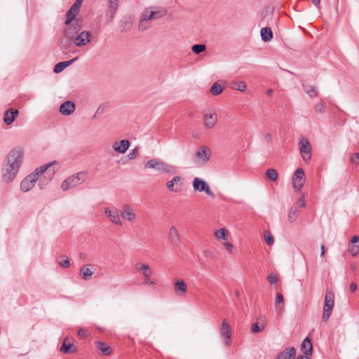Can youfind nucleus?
<instances>
[{
    "label": "nucleus",
    "instance_id": "nucleus-1",
    "mask_svg": "<svg viewBox=\"0 0 359 359\" xmlns=\"http://www.w3.org/2000/svg\"><path fill=\"white\" fill-rule=\"evenodd\" d=\"M56 165H57V161H53L36 168L21 182L20 189L23 192L29 191L34 187L38 180L41 185L43 178H44L45 183L47 184L55 175L57 170V168H55Z\"/></svg>",
    "mask_w": 359,
    "mask_h": 359
},
{
    "label": "nucleus",
    "instance_id": "nucleus-2",
    "mask_svg": "<svg viewBox=\"0 0 359 359\" xmlns=\"http://www.w3.org/2000/svg\"><path fill=\"white\" fill-rule=\"evenodd\" d=\"M22 161L23 152L20 147L14 148L7 154L1 168V177L5 182H11L15 179Z\"/></svg>",
    "mask_w": 359,
    "mask_h": 359
},
{
    "label": "nucleus",
    "instance_id": "nucleus-3",
    "mask_svg": "<svg viewBox=\"0 0 359 359\" xmlns=\"http://www.w3.org/2000/svg\"><path fill=\"white\" fill-rule=\"evenodd\" d=\"M86 173L84 172H78L67 177L61 184V189L67 191L73 189L85 182Z\"/></svg>",
    "mask_w": 359,
    "mask_h": 359
},
{
    "label": "nucleus",
    "instance_id": "nucleus-4",
    "mask_svg": "<svg viewBox=\"0 0 359 359\" xmlns=\"http://www.w3.org/2000/svg\"><path fill=\"white\" fill-rule=\"evenodd\" d=\"M145 168L154 169L163 173H170L172 167L159 158H151L144 164Z\"/></svg>",
    "mask_w": 359,
    "mask_h": 359
},
{
    "label": "nucleus",
    "instance_id": "nucleus-5",
    "mask_svg": "<svg viewBox=\"0 0 359 359\" xmlns=\"http://www.w3.org/2000/svg\"><path fill=\"white\" fill-rule=\"evenodd\" d=\"M334 306V294L332 290H327L325 295L322 318L326 322L330 318Z\"/></svg>",
    "mask_w": 359,
    "mask_h": 359
},
{
    "label": "nucleus",
    "instance_id": "nucleus-6",
    "mask_svg": "<svg viewBox=\"0 0 359 359\" xmlns=\"http://www.w3.org/2000/svg\"><path fill=\"white\" fill-rule=\"evenodd\" d=\"M82 20L76 18L72 23L67 25V28L63 31V35L69 39H74L81 30Z\"/></svg>",
    "mask_w": 359,
    "mask_h": 359
},
{
    "label": "nucleus",
    "instance_id": "nucleus-7",
    "mask_svg": "<svg viewBox=\"0 0 359 359\" xmlns=\"http://www.w3.org/2000/svg\"><path fill=\"white\" fill-rule=\"evenodd\" d=\"M306 205L304 198L302 197L290 208L287 215V219L290 223L294 222L299 214V209L304 208Z\"/></svg>",
    "mask_w": 359,
    "mask_h": 359
},
{
    "label": "nucleus",
    "instance_id": "nucleus-8",
    "mask_svg": "<svg viewBox=\"0 0 359 359\" xmlns=\"http://www.w3.org/2000/svg\"><path fill=\"white\" fill-rule=\"evenodd\" d=\"M299 144L302 157L306 163H308L311 160L312 155L311 144L306 137H302L299 140Z\"/></svg>",
    "mask_w": 359,
    "mask_h": 359
},
{
    "label": "nucleus",
    "instance_id": "nucleus-9",
    "mask_svg": "<svg viewBox=\"0 0 359 359\" xmlns=\"http://www.w3.org/2000/svg\"><path fill=\"white\" fill-rule=\"evenodd\" d=\"M193 187L194 190L198 191H205L208 196L212 198H215V196L210 190L208 184L203 180L199 177H195L193 180Z\"/></svg>",
    "mask_w": 359,
    "mask_h": 359
},
{
    "label": "nucleus",
    "instance_id": "nucleus-10",
    "mask_svg": "<svg viewBox=\"0 0 359 359\" xmlns=\"http://www.w3.org/2000/svg\"><path fill=\"white\" fill-rule=\"evenodd\" d=\"M92 34L89 31H81L75 36L74 43L77 47H83L91 41Z\"/></svg>",
    "mask_w": 359,
    "mask_h": 359
},
{
    "label": "nucleus",
    "instance_id": "nucleus-11",
    "mask_svg": "<svg viewBox=\"0 0 359 359\" xmlns=\"http://www.w3.org/2000/svg\"><path fill=\"white\" fill-rule=\"evenodd\" d=\"M211 154L212 151L208 147L202 146L196 152L195 156L199 164L205 165L210 160Z\"/></svg>",
    "mask_w": 359,
    "mask_h": 359
},
{
    "label": "nucleus",
    "instance_id": "nucleus-12",
    "mask_svg": "<svg viewBox=\"0 0 359 359\" xmlns=\"http://www.w3.org/2000/svg\"><path fill=\"white\" fill-rule=\"evenodd\" d=\"M294 189L300 191L305 183V173L302 168H297L292 176Z\"/></svg>",
    "mask_w": 359,
    "mask_h": 359
},
{
    "label": "nucleus",
    "instance_id": "nucleus-13",
    "mask_svg": "<svg viewBox=\"0 0 359 359\" xmlns=\"http://www.w3.org/2000/svg\"><path fill=\"white\" fill-rule=\"evenodd\" d=\"M151 16V8L145 9L141 14L140 20L138 25V29L140 31H145L149 27L148 22L152 20Z\"/></svg>",
    "mask_w": 359,
    "mask_h": 359
},
{
    "label": "nucleus",
    "instance_id": "nucleus-14",
    "mask_svg": "<svg viewBox=\"0 0 359 359\" xmlns=\"http://www.w3.org/2000/svg\"><path fill=\"white\" fill-rule=\"evenodd\" d=\"M119 0H108V9L106 11V20L107 22H111L114 20Z\"/></svg>",
    "mask_w": 359,
    "mask_h": 359
},
{
    "label": "nucleus",
    "instance_id": "nucleus-15",
    "mask_svg": "<svg viewBox=\"0 0 359 359\" xmlns=\"http://www.w3.org/2000/svg\"><path fill=\"white\" fill-rule=\"evenodd\" d=\"M220 334L222 337L224 339L225 345L229 346L231 342V330L226 319L223 320Z\"/></svg>",
    "mask_w": 359,
    "mask_h": 359
},
{
    "label": "nucleus",
    "instance_id": "nucleus-16",
    "mask_svg": "<svg viewBox=\"0 0 359 359\" xmlns=\"http://www.w3.org/2000/svg\"><path fill=\"white\" fill-rule=\"evenodd\" d=\"M104 214L110 219L111 222L118 225L122 224V222L120 219L119 212L116 208H106L104 209Z\"/></svg>",
    "mask_w": 359,
    "mask_h": 359
},
{
    "label": "nucleus",
    "instance_id": "nucleus-17",
    "mask_svg": "<svg viewBox=\"0 0 359 359\" xmlns=\"http://www.w3.org/2000/svg\"><path fill=\"white\" fill-rule=\"evenodd\" d=\"M182 177L180 176H175L170 181L166 183L168 189L174 193H178L182 187Z\"/></svg>",
    "mask_w": 359,
    "mask_h": 359
},
{
    "label": "nucleus",
    "instance_id": "nucleus-18",
    "mask_svg": "<svg viewBox=\"0 0 359 359\" xmlns=\"http://www.w3.org/2000/svg\"><path fill=\"white\" fill-rule=\"evenodd\" d=\"M121 215L123 219L129 222H134L136 218V215L133 208L130 205H124L121 211Z\"/></svg>",
    "mask_w": 359,
    "mask_h": 359
},
{
    "label": "nucleus",
    "instance_id": "nucleus-19",
    "mask_svg": "<svg viewBox=\"0 0 359 359\" xmlns=\"http://www.w3.org/2000/svg\"><path fill=\"white\" fill-rule=\"evenodd\" d=\"M19 114V111L17 109L10 108L6 110L4 114V121L7 125L9 126L13 123L15 120L16 117Z\"/></svg>",
    "mask_w": 359,
    "mask_h": 359
},
{
    "label": "nucleus",
    "instance_id": "nucleus-20",
    "mask_svg": "<svg viewBox=\"0 0 359 359\" xmlns=\"http://www.w3.org/2000/svg\"><path fill=\"white\" fill-rule=\"evenodd\" d=\"M60 351L63 353H75L77 352V348L75 347L71 342V340L66 337L64 339L62 344L60 348Z\"/></svg>",
    "mask_w": 359,
    "mask_h": 359
},
{
    "label": "nucleus",
    "instance_id": "nucleus-21",
    "mask_svg": "<svg viewBox=\"0 0 359 359\" xmlns=\"http://www.w3.org/2000/svg\"><path fill=\"white\" fill-rule=\"evenodd\" d=\"M168 240L170 243L175 246H178L180 243L181 239L180 234L174 226H172L169 229Z\"/></svg>",
    "mask_w": 359,
    "mask_h": 359
},
{
    "label": "nucleus",
    "instance_id": "nucleus-22",
    "mask_svg": "<svg viewBox=\"0 0 359 359\" xmlns=\"http://www.w3.org/2000/svg\"><path fill=\"white\" fill-rule=\"evenodd\" d=\"M348 250L353 257H356L359 254V236L355 235L351 238Z\"/></svg>",
    "mask_w": 359,
    "mask_h": 359
},
{
    "label": "nucleus",
    "instance_id": "nucleus-23",
    "mask_svg": "<svg viewBox=\"0 0 359 359\" xmlns=\"http://www.w3.org/2000/svg\"><path fill=\"white\" fill-rule=\"evenodd\" d=\"M75 110V104L73 102L66 101L63 102L59 109L60 113L62 115H70Z\"/></svg>",
    "mask_w": 359,
    "mask_h": 359
},
{
    "label": "nucleus",
    "instance_id": "nucleus-24",
    "mask_svg": "<svg viewBox=\"0 0 359 359\" xmlns=\"http://www.w3.org/2000/svg\"><path fill=\"white\" fill-rule=\"evenodd\" d=\"M130 144L127 140H123L120 142H115L113 144L114 149L120 154H124L129 148Z\"/></svg>",
    "mask_w": 359,
    "mask_h": 359
},
{
    "label": "nucleus",
    "instance_id": "nucleus-25",
    "mask_svg": "<svg viewBox=\"0 0 359 359\" xmlns=\"http://www.w3.org/2000/svg\"><path fill=\"white\" fill-rule=\"evenodd\" d=\"M79 10L71 6L69 11L65 14V25H68L72 23L75 20V18L78 15Z\"/></svg>",
    "mask_w": 359,
    "mask_h": 359
},
{
    "label": "nucleus",
    "instance_id": "nucleus-26",
    "mask_svg": "<svg viewBox=\"0 0 359 359\" xmlns=\"http://www.w3.org/2000/svg\"><path fill=\"white\" fill-rule=\"evenodd\" d=\"M74 43V39H69L63 35L60 41V48L63 53L70 51Z\"/></svg>",
    "mask_w": 359,
    "mask_h": 359
},
{
    "label": "nucleus",
    "instance_id": "nucleus-27",
    "mask_svg": "<svg viewBox=\"0 0 359 359\" xmlns=\"http://www.w3.org/2000/svg\"><path fill=\"white\" fill-rule=\"evenodd\" d=\"M266 325V322L265 318H260L256 323L252 324L250 328L251 332L255 334L258 333L265 328Z\"/></svg>",
    "mask_w": 359,
    "mask_h": 359
},
{
    "label": "nucleus",
    "instance_id": "nucleus-28",
    "mask_svg": "<svg viewBox=\"0 0 359 359\" xmlns=\"http://www.w3.org/2000/svg\"><path fill=\"white\" fill-rule=\"evenodd\" d=\"M217 122L216 114L209 113L204 115V124L206 128H213Z\"/></svg>",
    "mask_w": 359,
    "mask_h": 359
},
{
    "label": "nucleus",
    "instance_id": "nucleus-29",
    "mask_svg": "<svg viewBox=\"0 0 359 359\" xmlns=\"http://www.w3.org/2000/svg\"><path fill=\"white\" fill-rule=\"evenodd\" d=\"M296 350L294 347L286 348L276 358V359H294Z\"/></svg>",
    "mask_w": 359,
    "mask_h": 359
},
{
    "label": "nucleus",
    "instance_id": "nucleus-30",
    "mask_svg": "<svg viewBox=\"0 0 359 359\" xmlns=\"http://www.w3.org/2000/svg\"><path fill=\"white\" fill-rule=\"evenodd\" d=\"M78 59V57H74L70 60H67V61H63V62H58L57 64H56L53 68V72L56 74H58V73H60L62 72L66 67H69V65H71L73 62H74L76 60Z\"/></svg>",
    "mask_w": 359,
    "mask_h": 359
},
{
    "label": "nucleus",
    "instance_id": "nucleus-31",
    "mask_svg": "<svg viewBox=\"0 0 359 359\" xmlns=\"http://www.w3.org/2000/svg\"><path fill=\"white\" fill-rule=\"evenodd\" d=\"M167 14V11L163 7L151 8V16L153 19H159Z\"/></svg>",
    "mask_w": 359,
    "mask_h": 359
},
{
    "label": "nucleus",
    "instance_id": "nucleus-32",
    "mask_svg": "<svg viewBox=\"0 0 359 359\" xmlns=\"http://www.w3.org/2000/svg\"><path fill=\"white\" fill-rule=\"evenodd\" d=\"M175 290L177 294H184L187 290V286L183 280H178L174 283Z\"/></svg>",
    "mask_w": 359,
    "mask_h": 359
},
{
    "label": "nucleus",
    "instance_id": "nucleus-33",
    "mask_svg": "<svg viewBox=\"0 0 359 359\" xmlns=\"http://www.w3.org/2000/svg\"><path fill=\"white\" fill-rule=\"evenodd\" d=\"M302 351L304 353V355L308 356L311 355L313 351V346L311 340L306 337L304 339L302 344Z\"/></svg>",
    "mask_w": 359,
    "mask_h": 359
},
{
    "label": "nucleus",
    "instance_id": "nucleus-34",
    "mask_svg": "<svg viewBox=\"0 0 359 359\" xmlns=\"http://www.w3.org/2000/svg\"><path fill=\"white\" fill-rule=\"evenodd\" d=\"M93 273L94 270H93V268H89L87 265H84L80 269V274L85 280H90Z\"/></svg>",
    "mask_w": 359,
    "mask_h": 359
},
{
    "label": "nucleus",
    "instance_id": "nucleus-35",
    "mask_svg": "<svg viewBox=\"0 0 359 359\" xmlns=\"http://www.w3.org/2000/svg\"><path fill=\"white\" fill-rule=\"evenodd\" d=\"M135 269L137 271L142 272V275L144 276H148V275L152 274V270L151 268L146 264L137 263L135 265Z\"/></svg>",
    "mask_w": 359,
    "mask_h": 359
},
{
    "label": "nucleus",
    "instance_id": "nucleus-36",
    "mask_svg": "<svg viewBox=\"0 0 359 359\" xmlns=\"http://www.w3.org/2000/svg\"><path fill=\"white\" fill-rule=\"evenodd\" d=\"M261 37L264 42L270 41L273 38V33L271 29L269 27L262 28Z\"/></svg>",
    "mask_w": 359,
    "mask_h": 359
},
{
    "label": "nucleus",
    "instance_id": "nucleus-37",
    "mask_svg": "<svg viewBox=\"0 0 359 359\" xmlns=\"http://www.w3.org/2000/svg\"><path fill=\"white\" fill-rule=\"evenodd\" d=\"M96 348L100 350L102 353L104 355H109L111 354V348L109 346H107L106 344L103 341H96L95 342Z\"/></svg>",
    "mask_w": 359,
    "mask_h": 359
},
{
    "label": "nucleus",
    "instance_id": "nucleus-38",
    "mask_svg": "<svg viewBox=\"0 0 359 359\" xmlns=\"http://www.w3.org/2000/svg\"><path fill=\"white\" fill-rule=\"evenodd\" d=\"M132 26L131 22L128 18H123L119 22V29L122 32H128Z\"/></svg>",
    "mask_w": 359,
    "mask_h": 359
},
{
    "label": "nucleus",
    "instance_id": "nucleus-39",
    "mask_svg": "<svg viewBox=\"0 0 359 359\" xmlns=\"http://www.w3.org/2000/svg\"><path fill=\"white\" fill-rule=\"evenodd\" d=\"M304 90L311 97H317L318 95L317 89L315 86L302 83Z\"/></svg>",
    "mask_w": 359,
    "mask_h": 359
},
{
    "label": "nucleus",
    "instance_id": "nucleus-40",
    "mask_svg": "<svg viewBox=\"0 0 359 359\" xmlns=\"http://www.w3.org/2000/svg\"><path fill=\"white\" fill-rule=\"evenodd\" d=\"M228 231L225 229H219L215 231V236L218 239L226 241L227 239Z\"/></svg>",
    "mask_w": 359,
    "mask_h": 359
},
{
    "label": "nucleus",
    "instance_id": "nucleus-41",
    "mask_svg": "<svg viewBox=\"0 0 359 359\" xmlns=\"http://www.w3.org/2000/svg\"><path fill=\"white\" fill-rule=\"evenodd\" d=\"M284 299L283 296L280 292H278L276 298V305L277 309L279 311H282L283 309Z\"/></svg>",
    "mask_w": 359,
    "mask_h": 359
},
{
    "label": "nucleus",
    "instance_id": "nucleus-42",
    "mask_svg": "<svg viewBox=\"0 0 359 359\" xmlns=\"http://www.w3.org/2000/svg\"><path fill=\"white\" fill-rule=\"evenodd\" d=\"M223 90L224 88L221 85L218 84L217 83H215L210 88V93L213 95H218L222 93Z\"/></svg>",
    "mask_w": 359,
    "mask_h": 359
},
{
    "label": "nucleus",
    "instance_id": "nucleus-43",
    "mask_svg": "<svg viewBox=\"0 0 359 359\" xmlns=\"http://www.w3.org/2000/svg\"><path fill=\"white\" fill-rule=\"evenodd\" d=\"M266 176L271 181H276L278 178V172L273 168H269L266 171Z\"/></svg>",
    "mask_w": 359,
    "mask_h": 359
},
{
    "label": "nucleus",
    "instance_id": "nucleus-44",
    "mask_svg": "<svg viewBox=\"0 0 359 359\" xmlns=\"http://www.w3.org/2000/svg\"><path fill=\"white\" fill-rule=\"evenodd\" d=\"M206 49V46L204 44H194L191 47V50L195 54H200L202 52L205 51Z\"/></svg>",
    "mask_w": 359,
    "mask_h": 359
},
{
    "label": "nucleus",
    "instance_id": "nucleus-45",
    "mask_svg": "<svg viewBox=\"0 0 359 359\" xmlns=\"http://www.w3.org/2000/svg\"><path fill=\"white\" fill-rule=\"evenodd\" d=\"M247 86L245 81H237L233 83L232 88L238 90L241 92L245 90Z\"/></svg>",
    "mask_w": 359,
    "mask_h": 359
},
{
    "label": "nucleus",
    "instance_id": "nucleus-46",
    "mask_svg": "<svg viewBox=\"0 0 359 359\" xmlns=\"http://www.w3.org/2000/svg\"><path fill=\"white\" fill-rule=\"evenodd\" d=\"M224 246L226 249V250L230 253V254H235L236 252V248L233 246V244L229 243V242H225L224 243Z\"/></svg>",
    "mask_w": 359,
    "mask_h": 359
},
{
    "label": "nucleus",
    "instance_id": "nucleus-47",
    "mask_svg": "<svg viewBox=\"0 0 359 359\" xmlns=\"http://www.w3.org/2000/svg\"><path fill=\"white\" fill-rule=\"evenodd\" d=\"M265 241L269 245H271L274 243V238L273 236L269 231H266L264 233Z\"/></svg>",
    "mask_w": 359,
    "mask_h": 359
},
{
    "label": "nucleus",
    "instance_id": "nucleus-48",
    "mask_svg": "<svg viewBox=\"0 0 359 359\" xmlns=\"http://www.w3.org/2000/svg\"><path fill=\"white\" fill-rule=\"evenodd\" d=\"M315 109L318 113L323 114L325 112V104L323 102H320L315 105Z\"/></svg>",
    "mask_w": 359,
    "mask_h": 359
},
{
    "label": "nucleus",
    "instance_id": "nucleus-49",
    "mask_svg": "<svg viewBox=\"0 0 359 359\" xmlns=\"http://www.w3.org/2000/svg\"><path fill=\"white\" fill-rule=\"evenodd\" d=\"M349 161L354 165L359 164V152L355 153L353 156H351Z\"/></svg>",
    "mask_w": 359,
    "mask_h": 359
},
{
    "label": "nucleus",
    "instance_id": "nucleus-50",
    "mask_svg": "<svg viewBox=\"0 0 359 359\" xmlns=\"http://www.w3.org/2000/svg\"><path fill=\"white\" fill-rule=\"evenodd\" d=\"M267 279L271 284H276L278 280L277 276L274 273L269 274Z\"/></svg>",
    "mask_w": 359,
    "mask_h": 359
},
{
    "label": "nucleus",
    "instance_id": "nucleus-51",
    "mask_svg": "<svg viewBox=\"0 0 359 359\" xmlns=\"http://www.w3.org/2000/svg\"><path fill=\"white\" fill-rule=\"evenodd\" d=\"M58 264L60 266L65 267V268H67L70 265L69 260L67 257H65V259L59 261Z\"/></svg>",
    "mask_w": 359,
    "mask_h": 359
},
{
    "label": "nucleus",
    "instance_id": "nucleus-52",
    "mask_svg": "<svg viewBox=\"0 0 359 359\" xmlns=\"http://www.w3.org/2000/svg\"><path fill=\"white\" fill-rule=\"evenodd\" d=\"M144 285H154L156 283L155 280L151 279V275H148V276H144Z\"/></svg>",
    "mask_w": 359,
    "mask_h": 359
},
{
    "label": "nucleus",
    "instance_id": "nucleus-53",
    "mask_svg": "<svg viewBox=\"0 0 359 359\" xmlns=\"http://www.w3.org/2000/svg\"><path fill=\"white\" fill-rule=\"evenodd\" d=\"M137 149H133L128 154V157L129 159H134L136 156H137Z\"/></svg>",
    "mask_w": 359,
    "mask_h": 359
},
{
    "label": "nucleus",
    "instance_id": "nucleus-54",
    "mask_svg": "<svg viewBox=\"0 0 359 359\" xmlns=\"http://www.w3.org/2000/svg\"><path fill=\"white\" fill-rule=\"evenodd\" d=\"M83 1V0H76L72 6L80 10Z\"/></svg>",
    "mask_w": 359,
    "mask_h": 359
},
{
    "label": "nucleus",
    "instance_id": "nucleus-55",
    "mask_svg": "<svg viewBox=\"0 0 359 359\" xmlns=\"http://www.w3.org/2000/svg\"><path fill=\"white\" fill-rule=\"evenodd\" d=\"M78 334L80 337H86V336H87V331L86 330H83V329H80L78 331Z\"/></svg>",
    "mask_w": 359,
    "mask_h": 359
},
{
    "label": "nucleus",
    "instance_id": "nucleus-56",
    "mask_svg": "<svg viewBox=\"0 0 359 359\" xmlns=\"http://www.w3.org/2000/svg\"><path fill=\"white\" fill-rule=\"evenodd\" d=\"M320 250H321V252H320V257L324 258L325 257V247L324 245H321L320 246Z\"/></svg>",
    "mask_w": 359,
    "mask_h": 359
},
{
    "label": "nucleus",
    "instance_id": "nucleus-57",
    "mask_svg": "<svg viewBox=\"0 0 359 359\" xmlns=\"http://www.w3.org/2000/svg\"><path fill=\"white\" fill-rule=\"evenodd\" d=\"M205 257H207V258H215V256L213 255L212 252L210 251H205Z\"/></svg>",
    "mask_w": 359,
    "mask_h": 359
},
{
    "label": "nucleus",
    "instance_id": "nucleus-58",
    "mask_svg": "<svg viewBox=\"0 0 359 359\" xmlns=\"http://www.w3.org/2000/svg\"><path fill=\"white\" fill-rule=\"evenodd\" d=\"M350 290L352 292H354L357 290V285L355 283H352L350 285Z\"/></svg>",
    "mask_w": 359,
    "mask_h": 359
},
{
    "label": "nucleus",
    "instance_id": "nucleus-59",
    "mask_svg": "<svg viewBox=\"0 0 359 359\" xmlns=\"http://www.w3.org/2000/svg\"><path fill=\"white\" fill-rule=\"evenodd\" d=\"M314 6H318L320 4V0H311Z\"/></svg>",
    "mask_w": 359,
    "mask_h": 359
},
{
    "label": "nucleus",
    "instance_id": "nucleus-60",
    "mask_svg": "<svg viewBox=\"0 0 359 359\" xmlns=\"http://www.w3.org/2000/svg\"><path fill=\"white\" fill-rule=\"evenodd\" d=\"M297 359H310V358L306 355H300L298 356Z\"/></svg>",
    "mask_w": 359,
    "mask_h": 359
},
{
    "label": "nucleus",
    "instance_id": "nucleus-61",
    "mask_svg": "<svg viewBox=\"0 0 359 359\" xmlns=\"http://www.w3.org/2000/svg\"><path fill=\"white\" fill-rule=\"evenodd\" d=\"M273 92L272 89H268L266 91L267 95H271Z\"/></svg>",
    "mask_w": 359,
    "mask_h": 359
},
{
    "label": "nucleus",
    "instance_id": "nucleus-62",
    "mask_svg": "<svg viewBox=\"0 0 359 359\" xmlns=\"http://www.w3.org/2000/svg\"><path fill=\"white\" fill-rule=\"evenodd\" d=\"M100 109V107L99 108H97V110L96 111V114L98 113L99 110Z\"/></svg>",
    "mask_w": 359,
    "mask_h": 359
},
{
    "label": "nucleus",
    "instance_id": "nucleus-63",
    "mask_svg": "<svg viewBox=\"0 0 359 359\" xmlns=\"http://www.w3.org/2000/svg\"><path fill=\"white\" fill-rule=\"evenodd\" d=\"M81 257H83V255L82 253L80 254Z\"/></svg>",
    "mask_w": 359,
    "mask_h": 359
}]
</instances>
